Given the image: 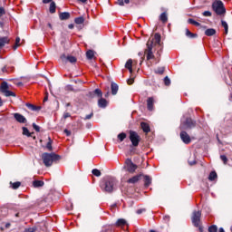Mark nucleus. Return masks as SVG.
<instances>
[{"mask_svg":"<svg viewBox=\"0 0 232 232\" xmlns=\"http://www.w3.org/2000/svg\"><path fill=\"white\" fill-rule=\"evenodd\" d=\"M42 159L44 160V166H46V168H50V166H52L53 162H59V160H61V156L53 152V153L44 152L42 155Z\"/></svg>","mask_w":232,"mask_h":232,"instance_id":"f257e3e1","label":"nucleus"},{"mask_svg":"<svg viewBox=\"0 0 232 232\" xmlns=\"http://www.w3.org/2000/svg\"><path fill=\"white\" fill-rule=\"evenodd\" d=\"M101 189L105 193H112L117 186V180L113 178H109L101 183Z\"/></svg>","mask_w":232,"mask_h":232,"instance_id":"f03ea898","label":"nucleus"},{"mask_svg":"<svg viewBox=\"0 0 232 232\" xmlns=\"http://www.w3.org/2000/svg\"><path fill=\"white\" fill-rule=\"evenodd\" d=\"M212 10H214L217 15H226V7L224 6V3L220 0H215L212 3Z\"/></svg>","mask_w":232,"mask_h":232,"instance_id":"7ed1b4c3","label":"nucleus"},{"mask_svg":"<svg viewBox=\"0 0 232 232\" xmlns=\"http://www.w3.org/2000/svg\"><path fill=\"white\" fill-rule=\"evenodd\" d=\"M200 217H202V212L195 210L192 213L191 221L193 226H195V227H198L199 231L202 232L203 228L202 226H200Z\"/></svg>","mask_w":232,"mask_h":232,"instance_id":"20e7f679","label":"nucleus"},{"mask_svg":"<svg viewBox=\"0 0 232 232\" xmlns=\"http://www.w3.org/2000/svg\"><path fill=\"white\" fill-rule=\"evenodd\" d=\"M153 39H150L147 42V49L145 50V54H147V61H150L155 57V55H153Z\"/></svg>","mask_w":232,"mask_h":232,"instance_id":"39448f33","label":"nucleus"},{"mask_svg":"<svg viewBox=\"0 0 232 232\" xmlns=\"http://www.w3.org/2000/svg\"><path fill=\"white\" fill-rule=\"evenodd\" d=\"M8 82H3L0 86V92L5 94V97H15V93L12 91H8Z\"/></svg>","mask_w":232,"mask_h":232,"instance_id":"423d86ee","label":"nucleus"},{"mask_svg":"<svg viewBox=\"0 0 232 232\" xmlns=\"http://www.w3.org/2000/svg\"><path fill=\"white\" fill-rule=\"evenodd\" d=\"M130 140L132 146L137 147L139 146V142H140V136L133 130L130 131Z\"/></svg>","mask_w":232,"mask_h":232,"instance_id":"0eeeda50","label":"nucleus"},{"mask_svg":"<svg viewBox=\"0 0 232 232\" xmlns=\"http://www.w3.org/2000/svg\"><path fill=\"white\" fill-rule=\"evenodd\" d=\"M125 169L129 171V173H135V170L137 169V165L131 161V159H127L125 160Z\"/></svg>","mask_w":232,"mask_h":232,"instance_id":"6e6552de","label":"nucleus"},{"mask_svg":"<svg viewBox=\"0 0 232 232\" xmlns=\"http://www.w3.org/2000/svg\"><path fill=\"white\" fill-rule=\"evenodd\" d=\"M180 130H189L191 128H195V121L190 118H187L185 121H183L180 126Z\"/></svg>","mask_w":232,"mask_h":232,"instance_id":"1a4fd4ad","label":"nucleus"},{"mask_svg":"<svg viewBox=\"0 0 232 232\" xmlns=\"http://www.w3.org/2000/svg\"><path fill=\"white\" fill-rule=\"evenodd\" d=\"M13 115L16 122H19L20 124H26L27 120L23 114L15 112Z\"/></svg>","mask_w":232,"mask_h":232,"instance_id":"9d476101","label":"nucleus"},{"mask_svg":"<svg viewBox=\"0 0 232 232\" xmlns=\"http://www.w3.org/2000/svg\"><path fill=\"white\" fill-rule=\"evenodd\" d=\"M180 139L184 144H189V142H191V137L184 130L180 132Z\"/></svg>","mask_w":232,"mask_h":232,"instance_id":"9b49d317","label":"nucleus"},{"mask_svg":"<svg viewBox=\"0 0 232 232\" xmlns=\"http://www.w3.org/2000/svg\"><path fill=\"white\" fill-rule=\"evenodd\" d=\"M61 59H62V61H69V63H71L72 64L74 63H77V58L75 56H72V55L66 56V54H62Z\"/></svg>","mask_w":232,"mask_h":232,"instance_id":"f8f14e48","label":"nucleus"},{"mask_svg":"<svg viewBox=\"0 0 232 232\" xmlns=\"http://www.w3.org/2000/svg\"><path fill=\"white\" fill-rule=\"evenodd\" d=\"M155 101L153 100V97H150L147 100V108L149 110V111H153V104H154Z\"/></svg>","mask_w":232,"mask_h":232,"instance_id":"ddd939ff","label":"nucleus"},{"mask_svg":"<svg viewBox=\"0 0 232 232\" xmlns=\"http://www.w3.org/2000/svg\"><path fill=\"white\" fill-rule=\"evenodd\" d=\"M133 60L129 59L127 61V63H125V68H127V70H129L130 73H133Z\"/></svg>","mask_w":232,"mask_h":232,"instance_id":"4468645a","label":"nucleus"},{"mask_svg":"<svg viewBox=\"0 0 232 232\" xmlns=\"http://www.w3.org/2000/svg\"><path fill=\"white\" fill-rule=\"evenodd\" d=\"M98 106L99 108H106L108 106V101H106V99L100 98L98 101Z\"/></svg>","mask_w":232,"mask_h":232,"instance_id":"2eb2a0df","label":"nucleus"},{"mask_svg":"<svg viewBox=\"0 0 232 232\" xmlns=\"http://www.w3.org/2000/svg\"><path fill=\"white\" fill-rule=\"evenodd\" d=\"M10 43V39L6 36L0 37V48H3L5 44Z\"/></svg>","mask_w":232,"mask_h":232,"instance_id":"dca6fc26","label":"nucleus"},{"mask_svg":"<svg viewBox=\"0 0 232 232\" xmlns=\"http://www.w3.org/2000/svg\"><path fill=\"white\" fill-rule=\"evenodd\" d=\"M127 222L124 218H120L116 221L115 226L116 227H124L126 226Z\"/></svg>","mask_w":232,"mask_h":232,"instance_id":"f3484780","label":"nucleus"},{"mask_svg":"<svg viewBox=\"0 0 232 232\" xmlns=\"http://www.w3.org/2000/svg\"><path fill=\"white\" fill-rule=\"evenodd\" d=\"M140 126L144 133H150L151 131V130L150 129V125L148 123L141 122Z\"/></svg>","mask_w":232,"mask_h":232,"instance_id":"a211bd4d","label":"nucleus"},{"mask_svg":"<svg viewBox=\"0 0 232 232\" xmlns=\"http://www.w3.org/2000/svg\"><path fill=\"white\" fill-rule=\"evenodd\" d=\"M215 34H217V30L213 28H209L205 31V35H207L208 37H211L215 35Z\"/></svg>","mask_w":232,"mask_h":232,"instance_id":"6ab92c4d","label":"nucleus"},{"mask_svg":"<svg viewBox=\"0 0 232 232\" xmlns=\"http://www.w3.org/2000/svg\"><path fill=\"white\" fill-rule=\"evenodd\" d=\"M111 88L112 95H117V92H119V85L115 82H111Z\"/></svg>","mask_w":232,"mask_h":232,"instance_id":"aec40b11","label":"nucleus"},{"mask_svg":"<svg viewBox=\"0 0 232 232\" xmlns=\"http://www.w3.org/2000/svg\"><path fill=\"white\" fill-rule=\"evenodd\" d=\"M25 106L31 110V111H37L38 110H41V107H37L34 104H31V103H26Z\"/></svg>","mask_w":232,"mask_h":232,"instance_id":"412c9836","label":"nucleus"},{"mask_svg":"<svg viewBox=\"0 0 232 232\" xmlns=\"http://www.w3.org/2000/svg\"><path fill=\"white\" fill-rule=\"evenodd\" d=\"M60 19H61V21H66V19H70V13H68V12L61 13Z\"/></svg>","mask_w":232,"mask_h":232,"instance_id":"4be33fe9","label":"nucleus"},{"mask_svg":"<svg viewBox=\"0 0 232 232\" xmlns=\"http://www.w3.org/2000/svg\"><path fill=\"white\" fill-rule=\"evenodd\" d=\"M86 57H87V59H89V61H92V59H93V57H95V52H93V50L87 51Z\"/></svg>","mask_w":232,"mask_h":232,"instance_id":"5701e85b","label":"nucleus"},{"mask_svg":"<svg viewBox=\"0 0 232 232\" xmlns=\"http://www.w3.org/2000/svg\"><path fill=\"white\" fill-rule=\"evenodd\" d=\"M33 186L34 188H43V186H44V181L42 180H34L33 182Z\"/></svg>","mask_w":232,"mask_h":232,"instance_id":"b1692460","label":"nucleus"},{"mask_svg":"<svg viewBox=\"0 0 232 232\" xmlns=\"http://www.w3.org/2000/svg\"><path fill=\"white\" fill-rule=\"evenodd\" d=\"M186 36L189 39H195V37H198V34L191 33L189 29H186Z\"/></svg>","mask_w":232,"mask_h":232,"instance_id":"393cba45","label":"nucleus"},{"mask_svg":"<svg viewBox=\"0 0 232 232\" xmlns=\"http://www.w3.org/2000/svg\"><path fill=\"white\" fill-rule=\"evenodd\" d=\"M139 179H140V176H134V177L128 179V183L129 184H135V183L139 182Z\"/></svg>","mask_w":232,"mask_h":232,"instance_id":"a878e982","label":"nucleus"},{"mask_svg":"<svg viewBox=\"0 0 232 232\" xmlns=\"http://www.w3.org/2000/svg\"><path fill=\"white\" fill-rule=\"evenodd\" d=\"M160 20L162 23H168V14H166V12L162 13V14L160 15Z\"/></svg>","mask_w":232,"mask_h":232,"instance_id":"bb28decb","label":"nucleus"},{"mask_svg":"<svg viewBox=\"0 0 232 232\" xmlns=\"http://www.w3.org/2000/svg\"><path fill=\"white\" fill-rule=\"evenodd\" d=\"M217 177H218L217 172L212 171V172H210V174L208 176V180L213 182V180H215L217 179Z\"/></svg>","mask_w":232,"mask_h":232,"instance_id":"cd10ccee","label":"nucleus"},{"mask_svg":"<svg viewBox=\"0 0 232 232\" xmlns=\"http://www.w3.org/2000/svg\"><path fill=\"white\" fill-rule=\"evenodd\" d=\"M11 188H13V189H18L21 187V182L16 181L14 183L10 182Z\"/></svg>","mask_w":232,"mask_h":232,"instance_id":"c85d7f7f","label":"nucleus"},{"mask_svg":"<svg viewBox=\"0 0 232 232\" xmlns=\"http://www.w3.org/2000/svg\"><path fill=\"white\" fill-rule=\"evenodd\" d=\"M23 135H25L26 137H32V133H30V130H28V128L23 127Z\"/></svg>","mask_w":232,"mask_h":232,"instance_id":"c756f323","label":"nucleus"},{"mask_svg":"<svg viewBox=\"0 0 232 232\" xmlns=\"http://www.w3.org/2000/svg\"><path fill=\"white\" fill-rule=\"evenodd\" d=\"M188 24H194V26H200V23L195 21V20L192 19V18H189V19L188 20Z\"/></svg>","mask_w":232,"mask_h":232,"instance_id":"7c9ffc66","label":"nucleus"},{"mask_svg":"<svg viewBox=\"0 0 232 232\" xmlns=\"http://www.w3.org/2000/svg\"><path fill=\"white\" fill-rule=\"evenodd\" d=\"M221 24H222L223 28H225V34H227V32L229 29V26L227 25V22L222 20Z\"/></svg>","mask_w":232,"mask_h":232,"instance_id":"2f4dec72","label":"nucleus"},{"mask_svg":"<svg viewBox=\"0 0 232 232\" xmlns=\"http://www.w3.org/2000/svg\"><path fill=\"white\" fill-rule=\"evenodd\" d=\"M74 23H76V24H82V23H84V17L80 16L75 18Z\"/></svg>","mask_w":232,"mask_h":232,"instance_id":"473e14b6","label":"nucleus"},{"mask_svg":"<svg viewBox=\"0 0 232 232\" xmlns=\"http://www.w3.org/2000/svg\"><path fill=\"white\" fill-rule=\"evenodd\" d=\"M55 8H56L55 2H51L50 8H49L50 13L51 14H55Z\"/></svg>","mask_w":232,"mask_h":232,"instance_id":"72a5a7b5","label":"nucleus"},{"mask_svg":"<svg viewBox=\"0 0 232 232\" xmlns=\"http://www.w3.org/2000/svg\"><path fill=\"white\" fill-rule=\"evenodd\" d=\"M154 41L156 44H160V34L159 33L154 34Z\"/></svg>","mask_w":232,"mask_h":232,"instance_id":"f704fd0d","label":"nucleus"},{"mask_svg":"<svg viewBox=\"0 0 232 232\" xmlns=\"http://www.w3.org/2000/svg\"><path fill=\"white\" fill-rule=\"evenodd\" d=\"M20 43H21V38L16 37L15 39V44L13 46L14 50H17V48H19L20 46Z\"/></svg>","mask_w":232,"mask_h":232,"instance_id":"c9c22d12","label":"nucleus"},{"mask_svg":"<svg viewBox=\"0 0 232 232\" xmlns=\"http://www.w3.org/2000/svg\"><path fill=\"white\" fill-rule=\"evenodd\" d=\"M124 3L125 5H130V0H118L117 5L120 6H124Z\"/></svg>","mask_w":232,"mask_h":232,"instance_id":"e433bc0d","label":"nucleus"},{"mask_svg":"<svg viewBox=\"0 0 232 232\" xmlns=\"http://www.w3.org/2000/svg\"><path fill=\"white\" fill-rule=\"evenodd\" d=\"M93 95H97L100 99L102 98V91L100 89H96L93 92Z\"/></svg>","mask_w":232,"mask_h":232,"instance_id":"4c0bfd02","label":"nucleus"},{"mask_svg":"<svg viewBox=\"0 0 232 232\" xmlns=\"http://www.w3.org/2000/svg\"><path fill=\"white\" fill-rule=\"evenodd\" d=\"M218 231V227H217V225H212L208 227V232H217Z\"/></svg>","mask_w":232,"mask_h":232,"instance_id":"58836bf2","label":"nucleus"},{"mask_svg":"<svg viewBox=\"0 0 232 232\" xmlns=\"http://www.w3.org/2000/svg\"><path fill=\"white\" fill-rule=\"evenodd\" d=\"M92 175H94V177H101V170L97 169H93L92 170Z\"/></svg>","mask_w":232,"mask_h":232,"instance_id":"ea45409f","label":"nucleus"},{"mask_svg":"<svg viewBox=\"0 0 232 232\" xmlns=\"http://www.w3.org/2000/svg\"><path fill=\"white\" fill-rule=\"evenodd\" d=\"M144 179H145V186H150V184H151V178H150V176H145Z\"/></svg>","mask_w":232,"mask_h":232,"instance_id":"a19ab883","label":"nucleus"},{"mask_svg":"<svg viewBox=\"0 0 232 232\" xmlns=\"http://www.w3.org/2000/svg\"><path fill=\"white\" fill-rule=\"evenodd\" d=\"M118 139L119 140H121V142H122V140H124V139H126V133L121 132L118 135Z\"/></svg>","mask_w":232,"mask_h":232,"instance_id":"79ce46f5","label":"nucleus"},{"mask_svg":"<svg viewBox=\"0 0 232 232\" xmlns=\"http://www.w3.org/2000/svg\"><path fill=\"white\" fill-rule=\"evenodd\" d=\"M49 141L46 144V148L49 151H52L53 148H52V139L48 138Z\"/></svg>","mask_w":232,"mask_h":232,"instance_id":"37998d69","label":"nucleus"},{"mask_svg":"<svg viewBox=\"0 0 232 232\" xmlns=\"http://www.w3.org/2000/svg\"><path fill=\"white\" fill-rule=\"evenodd\" d=\"M164 84L165 86H169L171 84V80L168 76L164 78Z\"/></svg>","mask_w":232,"mask_h":232,"instance_id":"c03bdc74","label":"nucleus"},{"mask_svg":"<svg viewBox=\"0 0 232 232\" xmlns=\"http://www.w3.org/2000/svg\"><path fill=\"white\" fill-rule=\"evenodd\" d=\"M156 73H159L160 75H162L164 73V67H159L156 71Z\"/></svg>","mask_w":232,"mask_h":232,"instance_id":"a18cd8bd","label":"nucleus"},{"mask_svg":"<svg viewBox=\"0 0 232 232\" xmlns=\"http://www.w3.org/2000/svg\"><path fill=\"white\" fill-rule=\"evenodd\" d=\"M220 160L224 162V164L227 163V157L226 155H221Z\"/></svg>","mask_w":232,"mask_h":232,"instance_id":"49530a36","label":"nucleus"},{"mask_svg":"<svg viewBox=\"0 0 232 232\" xmlns=\"http://www.w3.org/2000/svg\"><path fill=\"white\" fill-rule=\"evenodd\" d=\"M204 15V17H211L212 14L210 11H205L202 14Z\"/></svg>","mask_w":232,"mask_h":232,"instance_id":"de8ad7c7","label":"nucleus"},{"mask_svg":"<svg viewBox=\"0 0 232 232\" xmlns=\"http://www.w3.org/2000/svg\"><path fill=\"white\" fill-rule=\"evenodd\" d=\"M33 128L37 132L41 131V128L37 124H35V123H33Z\"/></svg>","mask_w":232,"mask_h":232,"instance_id":"09e8293b","label":"nucleus"},{"mask_svg":"<svg viewBox=\"0 0 232 232\" xmlns=\"http://www.w3.org/2000/svg\"><path fill=\"white\" fill-rule=\"evenodd\" d=\"M6 14V11H5V7H0V17H3Z\"/></svg>","mask_w":232,"mask_h":232,"instance_id":"8fccbe9b","label":"nucleus"},{"mask_svg":"<svg viewBox=\"0 0 232 232\" xmlns=\"http://www.w3.org/2000/svg\"><path fill=\"white\" fill-rule=\"evenodd\" d=\"M92 117H93V112H91L89 115H86L84 121H89V119H92Z\"/></svg>","mask_w":232,"mask_h":232,"instance_id":"3c124183","label":"nucleus"},{"mask_svg":"<svg viewBox=\"0 0 232 232\" xmlns=\"http://www.w3.org/2000/svg\"><path fill=\"white\" fill-rule=\"evenodd\" d=\"M64 133L65 135H67V137H70L72 135V131H70L68 129L64 130Z\"/></svg>","mask_w":232,"mask_h":232,"instance_id":"603ef678","label":"nucleus"},{"mask_svg":"<svg viewBox=\"0 0 232 232\" xmlns=\"http://www.w3.org/2000/svg\"><path fill=\"white\" fill-rule=\"evenodd\" d=\"M69 117H72L69 112H64L63 113V119H68Z\"/></svg>","mask_w":232,"mask_h":232,"instance_id":"864d4df0","label":"nucleus"},{"mask_svg":"<svg viewBox=\"0 0 232 232\" xmlns=\"http://www.w3.org/2000/svg\"><path fill=\"white\" fill-rule=\"evenodd\" d=\"M24 232H35L34 228H26Z\"/></svg>","mask_w":232,"mask_h":232,"instance_id":"5fc2aeb1","label":"nucleus"},{"mask_svg":"<svg viewBox=\"0 0 232 232\" xmlns=\"http://www.w3.org/2000/svg\"><path fill=\"white\" fill-rule=\"evenodd\" d=\"M127 82H128V84H133V82H134L133 78L129 79V80L127 81Z\"/></svg>","mask_w":232,"mask_h":232,"instance_id":"6e6d98bb","label":"nucleus"},{"mask_svg":"<svg viewBox=\"0 0 232 232\" xmlns=\"http://www.w3.org/2000/svg\"><path fill=\"white\" fill-rule=\"evenodd\" d=\"M143 211H146V209H138V210H137V214H138V215H141V213H142Z\"/></svg>","mask_w":232,"mask_h":232,"instance_id":"4d7b16f0","label":"nucleus"},{"mask_svg":"<svg viewBox=\"0 0 232 232\" xmlns=\"http://www.w3.org/2000/svg\"><path fill=\"white\" fill-rule=\"evenodd\" d=\"M189 166H195V164H197V161L193 160V161H188Z\"/></svg>","mask_w":232,"mask_h":232,"instance_id":"13d9d810","label":"nucleus"},{"mask_svg":"<svg viewBox=\"0 0 232 232\" xmlns=\"http://www.w3.org/2000/svg\"><path fill=\"white\" fill-rule=\"evenodd\" d=\"M43 3L44 5H48V3H52V0H43Z\"/></svg>","mask_w":232,"mask_h":232,"instance_id":"bf43d9fd","label":"nucleus"},{"mask_svg":"<svg viewBox=\"0 0 232 232\" xmlns=\"http://www.w3.org/2000/svg\"><path fill=\"white\" fill-rule=\"evenodd\" d=\"M66 89L72 91V90H73V87H72V85H68V86L66 87Z\"/></svg>","mask_w":232,"mask_h":232,"instance_id":"052dcab7","label":"nucleus"},{"mask_svg":"<svg viewBox=\"0 0 232 232\" xmlns=\"http://www.w3.org/2000/svg\"><path fill=\"white\" fill-rule=\"evenodd\" d=\"M164 219H165V220H169V216H165V217H164Z\"/></svg>","mask_w":232,"mask_h":232,"instance_id":"680f3d73","label":"nucleus"},{"mask_svg":"<svg viewBox=\"0 0 232 232\" xmlns=\"http://www.w3.org/2000/svg\"><path fill=\"white\" fill-rule=\"evenodd\" d=\"M218 232H226V231L224 230L223 227H220Z\"/></svg>","mask_w":232,"mask_h":232,"instance_id":"e2e57ef3","label":"nucleus"},{"mask_svg":"<svg viewBox=\"0 0 232 232\" xmlns=\"http://www.w3.org/2000/svg\"><path fill=\"white\" fill-rule=\"evenodd\" d=\"M46 101H48V96H45L44 99V102H46Z\"/></svg>","mask_w":232,"mask_h":232,"instance_id":"0e129e2a","label":"nucleus"},{"mask_svg":"<svg viewBox=\"0 0 232 232\" xmlns=\"http://www.w3.org/2000/svg\"><path fill=\"white\" fill-rule=\"evenodd\" d=\"M77 1H79L80 3H86V1L88 0H77Z\"/></svg>","mask_w":232,"mask_h":232,"instance_id":"69168bd1","label":"nucleus"},{"mask_svg":"<svg viewBox=\"0 0 232 232\" xmlns=\"http://www.w3.org/2000/svg\"><path fill=\"white\" fill-rule=\"evenodd\" d=\"M0 106H3V100L0 98Z\"/></svg>","mask_w":232,"mask_h":232,"instance_id":"338daca9","label":"nucleus"},{"mask_svg":"<svg viewBox=\"0 0 232 232\" xmlns=\"http://www.w3.org/2000/svg\"><path fill=\"white\" fill-rule=\"evenodd\" d=\"M69 28L72 30V28H73V24H69Z\"/></svg>","mask_w":232,"mask_h":232,"instance_id":"774afa93","label":"nucleus"}]
</instances>
